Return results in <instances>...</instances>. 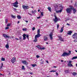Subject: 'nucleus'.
<instances>
[{"instance_id":"obj_1","label":"nucleus","mask_w":77,"mask_h":77,"mask_svg":"<svg viewBox=\"0 0 77 77\" xmlns=\"http://www.w3.org/2000/svg\"><path fill=\"white\" fill-rule=\"evenodd\" d=\"M74 9V7L72 6L70 7V8H67L66 10L67 13H71L72 12V9Z\"/></svg>"},{"instance_id":"obj_2","label":"nucleus","mask_w":77,"mask_h":77,"mask_svg":"<svg viewBox=\"0 0 77 77\" xmlns=\"http://www.w3.org/2000/svg\"><path fill=\"white\" fill-rule=\"evenodd\" d=\"M54 17H55V19H53V21L54 22V23H56L58 21V20H60V19H58L57 17L56 16V15L55 14L54 15Z\"/></svg>"},{"instance_id":"obj_3","label":"nucleus","mask_w":77,"mask_h":77,"mask_svg":"<svg viewBox=\"0 0 77 77\" xmlns=\"http://www.w3.org/2000/svg\"><path fill=\"white\" fill-rule=\"evenodd\" d=\"M40 36H41V35H40V29H38L37 31V34L35 35V38H39Z\"/></svg>"},{"instance_id":"obj_4","label":"nucleus","mask_w":77,"mask_h":77,"mask_svg":"<svg viewBox=\"0 0 77 77\" xmlns=\"http://www.w3.org/2000/svg\"><path fill=\"white\" fill-rule=\"evenodd\" d=\"M70 54L68 52H64L63 53L62 55H61V56H69Z\"/></svg>"},{"instance_id":"obj_5","label":"nucleus","mask_w":77,"mask_h":77,"mask_svg":"<svg viewBox=\"0 0 77 77\" xmlns=\"http://www.w3.org/2000/svg\"><path fill=\"white\" fill-rule=\"evenodd\" d=\"M77 33H74V34L72 35V38H74V39H77Z\"/></svg>"},{"instance_id":"obj_6","label":"nucleus","mask_w":77,"mask_h":77,"mask_svg":"<svg viewBox=\"0 0 77 77\" xmlns=\"http://www.w3.org/2000/svg\"><path fill=\"white\" fill-rule=\"evenodd\" d=\"M11 62L13 63H14V62L16 61V58H15V57H13V58L11 59Z\"/></svg>"},{"instance_id":"obj_7","label":"nucleus","mask_w":77,"mask_h":77,"mask_svg":"<svg viewBox=\"0 0 77 77\" xmlns=\"http://www.w3.org/2000/svg\"><path fill=\"white\" fill-rule=\"evenodd\" d=\"M22 8L24 9H28L29 8V6L26 5H23Z\"/></svg>"},{"instance_id":"obj_8","label":"nucleus","mask_w":77,"mask_h":77,"mask_svg":"<svg viewBox=\"0 0 77 77\" xmlns=\"http://www.w3.org/2000/svg\"><path fill=\"white\" fill-rule=\"evenodd\" d=\"M36 47L37 48H38L39 49H40V50H45V47H43L42 48H41V46L38 45L36 46Z\"/></svg>"},{"instance_id":"obj_9","label":"nucleus","mask_w":77,"mask_h":77,"mask_svg":"<svg viewBox=\"0 0 77 77\" xmlns=\"http://www.w3.org/2000/svg\"><path fill=\"white\" fill-rule=\"evenodd\" d=\"M21 62L22 63H23L24 64V65H27L28 64V63L27 62H26V60H22Z\"/></svg>"},{"instance_id":"obj_10","label":"nucleus","mask_w":77,"mask_h":77,"mask_svg":"<svg viewBox=\"0 0 77 77\" xmlns=\"http://www.w3.org/2000/svg\"><path fill=\"white\" fill-rule=\"evenodd\" d=\"M58 37L59 38V40H60V41H64L63 38H62V37L61 36H58Z\"/></svg>"},{"instance_id":"obj_11","label":"nucleus","mask_w":77,"mask_h":77,"mask_svg":"<svg viewBox=\"0 0 77 77\" xmlns=\"http://www.w3.org/2000/svg\"><path fill=\"white\" fill-rule=\"evenodd\" d=\"M72 10H73V14H75L76 12H77V10H76V9L73 8V9H72Z\"/></svg>"},{"instance_id":"obj_12","label":"nucleus","mask_w":77,"mask_h":77,"mask_svg":"<svg viewBox=\"0 0 77 77\" xmlns=\"http://www.w3.org/2000/svg\"><path fill=\"white\" fill-rule=\"evenodd\" d=\"M26 34H24L23 35V40H25V39H26Z\"/></svg>"},{"instance_id":"obj_13","label":"nucleus","mask_w":77,"mask_h":77,"mask_svg":"<svg viewBox=\"0 0 77 77\" xmlns=\"http://www.w3.org/2000/svg\"><path fill=\"white\" fill-rule=\"evenodd\" d=\"M51 39H53V33L51 32L49 35Z\"/></svg>"},{"instance_id":"obj_14","label":"nucleus","mask_w":77,"mask_h":77,"mask_svg":"<svg viewBox=\"0 0 77 77\" xmlns=\"http://www.w3.org/2000/svg\"><path fill=\"white\" fill-rule=\"evenodd\" d=\"M43 38L44 40L45 41H47V40H48V38H47V37L46 36H44Z\"/></svg>"},{"instance_id":"obj_15","label":"nucleus","mask_w":77,"mask_h":77,"mask_svg":"<svg viewBox=\"0 0 77 77\" xmlns=\"http://www.w3.org/2000/svg\"><path fill=\"white\" fill-rule=\"evenodd\" d=\"M63 27L61 28V29L60 31V33H62V32H63Z\"/></svg>"},{"instance_id":"obj_16","label":"nucleus","mask_w":77,"mask_h":77,"mask_svg":"<svg viewBox=\"0 0 77 77\" xmlns=\"http://www.w3.org/2000/svg\"><path fill=\"white\" fill-rule=\"evenodd\" d=\"M13 5H18V1H16V2L15 3H14L13 4Z\"/></svg>"},{"instance_id":"obj_17","label":"nucleus","mask_w":77,"mask_h":77,"mask_svg":"<svg viewBox=\"0 0 77 77\" xmlns=\"http://www.w3.org/2000/svg\"><path fill=\"white\" fill-rule=\"evenodd\" d=\"M72 74L73 75H74V76H75V75H77V73L76 72H73L72 73Z\"/></svg>"},{"instance_id":"obj_18","label":"nucleus","mask_w":77,"mask_h":77,"mask_svg":"<svg viewBox=\"0 0 77 77\" xmlns=\"http://www.w3.org/2000/svg\"><path fill=\"white\" fill-rule=\"evenodd\" d=\"M72 32L71 31H69L68 32L67 35H71L72 33Z\"/></svg>"},{"instance_id":"obj_19","label":"nucleus","mask_w":77,"mask_h":77,"mask_svg":"<svg viewBox=\"0 0 77 77\" xmlns=\"http://www.w3.org/2000/svg\"><path fill=\"white\" fill-rule=\"evenodd\" d=\"M48 10L50 11V12H51V7H48Z\"/></svg>"},{"instance_id":"obj_20","label":"nucleus","mask_w":77,"mask_h":77,"mask_svg":"<svg viewBox=\"0 0 77 77\" xmlns=\"http://www.w3.org/2000/svg\"><path fill=\"white\" fill-rule=\"evenodd\" d=\"M9 44H8L7 45H5V47L6 48H9Z\"/></svg>"},{"instance_id":"obj_21","label":"nucleus","mask_w":77,"mask_h":77,"mask_svg":"<svg viewBox=\"0 0 77 77\" xmlns=\"http://www.w3.org/2000/svg\"><path fill=\"white\" fill-rule=\"evenodd\" d=\"M77 59V56L74 57H72V60H74V59Z\"/></svg>"},{"instance_id":"obj_22","label":"nucleus","mask_w":77,"mask_h":77,"mask_svg":"<svg viewBox=\"0 0 77 77\" xmlns=\"http://www.w3.org/2000/svg\"><path fill=\"white\" fill-rule=\"evenodd\" d=\"M68 66H73L72 65V64L71 63L70 64H68Z\"/></svg>"},{"instance_id":"obj_23","label":"nucleus","mask_w":77,"mask_h":77,"mask_svg":"<svg viewBox=\"0 0 77 77\" xmlns=\"http://www.w3.org/2000/svg\"><path fill=\"white\" fill-rule=\"evenodd\" d=\"M34 42H37L38 41V39L36 38H35V39L33 40Z\"/></svg>"},{"instance_id":"obj_24","label":"nucleus","mask_w":77,"mask_h":77,"mask_svg":"<svg viewBox=\"0 0 77 77\" xmlns=\"http://www.w3.org/2000/svg\"><path fill=\"white\" fill-rule=\"evenodd\" d=\"M17 18L18 19H20L21 18V17L20 15H18L17 16Z\"/></svg>"},{"instance_id":"obj_25","label":"nucleus","mask_w":77,"mask_h":77,"mask_svg":"<svg viewBox=\"0 0 77 77\" xmlns=\"http://www.w3.org/2000/svg\"><path fill=\"white\" fill-rule=\"evenodd\" d=\"M13 6L14 7H15V8H18V5H13Z\"/></svg>"},{"instance_id":"obj_26","label":"nucleus","mask_w":77,"mask_h":77,"mask_svg":"<svg viewBox=\"0 0 77 77\" xmlns=\"http://www.w3.org/2000/svg\"><path fill=\"white\" fill-rule=\"evenodd\" d=\"M64 72H65V73H68V72H69V71L68 70H66L64 71Z\"/></svg>"},{"instance_id":"obj_27","label":"nucleus","mask_w":77,"mask_h":77,"mask_svg":"<svg viewBox=\"0 0 77 77\" xmlns=\"http://www.w3.org/2000/svg\"><path fill=\"white\" fill-rule=\"evenodd\" d=\"M1 60L2 61H5V58L2 57Z\"/></svg>"},{"instance_id":"obj_28","label":"nucleus","mask_w":77,"mask_h":77,"mask_svg":"<svg viewBox=\"0 0 77 77\" xmlns=\"http://www.w3.org/2000/svg\"><path fill=\"white\" fill-rule=\"evenodd\" d=\"M22 69H23V70H25V69L24 68V66H22Z\"/></svg>"},{"instance_id":"obj_29","label":"nucleus","mask_w":77,"mask_h":77,"mask_svg":"<svg viewBox=\"0 0 77 77\" xmlns=\"http://www.w3.org/2000/svg\"><path fill=\"white\" fill-rule=\"evenodd\" d=\"M2 65L0 66V69H2V68L3 66V63H2Z\"/></svg>"},{"instance_id":"obj_30","label":"nucleus","mask_w":77,"mask_h":77,"mask_svg":"<svg viewBox=\"0 0 77 77\" xmlns=\"http://www.w3.org/2000/svg\"><path fill=\"white\" fill-rule=\"evenodd\" d=\"M11 25V23H8L7 25V27H9V26H10Z\"/></svg>"},{"instance_id":"obj_31","label":"nucleus","mask_w":77,"mask_h":77,"mask_svg":"<svg viewBox=\"0 0 77 77\" xmlns=\"http://www.w3.org/2000/svg\"><path fill=\"white\" fill-rule=\"evenodd\" d=\"M8 19H5V24H7L8 23Z\"/></svg>"},{"instance_id":"obj_32","label":"nucleus","mask_w":77,"mask_h":77,"mask_svg":"<svg viewBox=\"0 0 77 77\" xmlns=\"http://www.w3.org/2000/svg\"><path fill=\"white\" fill-rule=\"evenodd\" d=\"M32 66L33 67H35V66H36V64H33L32 65Z\"/></svg>"},{"instance_id":"obj_33","label":"nucleus","mask_w":77,"mask_h":77,"mask_svg":"<svg viewBox=\"0 0 77 77\" xmlns=\"http://www.w3.org/2000/svg\"><path fill=\"white\" fill-rule=\"evenodd\" d=\"M11 17H12V18H15V16L12 14H11Z\"/></svg>"},{"instance_id":"obj_34","label":"nucleus","mask_w":77,"mask_h":77,"mask_svg":"<svg viewBox=\"0 0 77 77\" xmlns=\"http://www.w3.org/2000/svg\"><path fill=\"white\" fill-rule=\"evenodd\" d=\"M26 30H27V29H26V28H25L23 29V31H26Z\"/></svg>"},{"instance_id":"obj_35","label":"nucleus","mask_w":77,"mask_h":77,"mask_svg":"<svg viewBox=\"0 0 77 77\" xmlns=\"http://www.w3.org/2000/svg\"><path fill=\"white\" fill-rule=\"evenodd\" d=\"M4 38H6V36H7V35L6 34H3V35Z\"/></svg>"},{"instance_id":"obj_36","label":"nucleus","mask_w":77,"mask_h":77,"mask_svg":"<svg viewBox=\"0 0 77 77\" xmlns=\"http://www.w3.org/2000/svg\"><path fill=\"white\" fill-rule=\"evenodd\" d=\"M9 29V27H5V30H8V29Z\"/></svg>"},{"instance_id":"obj_37","label":"nucleus","mask_w":77,"mask_h":77,"mask_svg":"<svg viewBox=\"0 0 77 77\" xmlns=\"http://www.w3.org/2000/svg\"><path fill=\"white\" fill-rule=\"evenodd\" d=\"M14 11H17V9L15 8H13Z\"/></svg>"},{"instance_id":"obj_38","label":"nucleus","mask_w":77,"mask_h":77,"mask_svg":"<svg viewBox=\"0 0 77 77\" xmlns=\"http://www.w3.org/2000/svg\"><path fill=\"white\" fill-rule=\"evenodd\" d=\"M26 36L27 38L28 39H29V35H26Z\"/></svg>"},{"instance_id":"obj_39","label":"nucleus","mask_w":77,"mask_h":77,"mask_svg":"<svg viewBox=\"0 0 77 77\" xmlns=\"http://www.w3.org/2000/svg\"><path fill=\"white\" fill-rule=\"evenodd\" d=\"M41 15L42 16H44V13L42 12L41 13Z\"/></svg>"},{"instance_id":"obj_40","label":"nucleus","mask_w":77,"mask_h":77,"mask_svg":"<svg viewBox=\"0 0 77 77\" xmlns=\"http://www.w3.org/2000/svg\"><path fill=\"white\" fill-rule=\"evenodd\" d=\"M58 11H59V13L61 12H62V9H61L60 10H59Z\"/></svg>"},{"instance_id":"obj_41","label":"nucleus","mask_w":77,"mask_h":77,"mask_svg":"<svg viewBox=\"0 0 77 77\" xmlns=\"http://www.w3.org/2000/svg\"><path fill=\"white\" fill-rule=\"evenodd\" d=\"M44 61H43L42 62H40V64H41L42 65V64H44Z\"/></svg>"},{"instance_id":"obj_42","label":"nucleus","mask_w":77,"mask_h":77,"mask_svg":"<svg viewBox=\"0 0 77 77\" xmlns=\"http://www.w3.org/2000/svg\"><path fill=\"white\" fill-rule=\"evenodd\" d=\"M36 57L37 58H39V57H40L39 55H36Z\"/></svg>"},{"instance_id":"obj_43","label":"nucleus","mask_w":77,"mask_h":77,"mask_svg":"<svg viewBox=\"0 0 77 77\" xmlns=\"http://www.w3.org/2000/svg\"><path fill=\"white\" fill-rule=\"evenodd\" d=\"M32 30H35V27H33L32 28Z\"/></svg>"},{"instance_id":"obj_44","label":"nucleus","mask_w":77,"mask_h":77,"mask_svg":"<svg viewBox=\"0 0 77 77\" xmlns=\"http://www.w3.org/2000/svg\"><path fill=\"white\" fill-rule=\"evenodd\" d=\"M56 13H57V14H58V13H59V11H56Z\"/></svg>"},{"instance_id":"obj_45","label":"nucleus","mask_w":77,"mask_h":77,"mask_svg":"<svg viewBox=\"0 0 77 77\" xmlns=\"http://www.w3.org/2000/svg\"><path fill=\"white\" fill-rule=\"evenodd\" d=\"M59 24H57V28L59 29Z\"/></svg>"},{"instance_id":"obj_46","label":"nucleus","mask_w":77,"mask_h":77,"mask_svg":"<svg viewBox=\"0 0 77 77\" xmlns=\"http://www.w3.org/2000/svg\"><path fill=\"white\" fill-rule=\"evenodd\" d=\"M71 62H72V61L70 60L69 62V64L71 63Z\"/></svg>"},{"instance_id":"obj_47","label":"nucleus","mask_w":77,"mask_h":77,"mask_svg":"<svg viewBox=\"0 0 77 77\" xmlns=\"http://www.w3.org/2000/svg\"><path fill=\"white\" fill-rule=\"evenodd\" d=\"M6 38H9V36L8 35H7Z\"/></svg>"},{"instance_id":"obj_48","label":"nucleus","mask_w":77,"mask_h":77,"mask_svg":"<svg viewBox=\"0 0 77 77\" xmlns=\"http://www.w3.org/2000/svg\"><path fill=\"white\" fill-rule=\"evenodd\" d=\"M22 38V36H20V37H19V39H21Z\"/></svg>"},{"instance_id":"obj_49","label":"nucleus","mask_w":77,"mask_h":77,"mask_svg":"<svg viewBox=\"0 0 77 77\" xmlns=\"http://www.w3.org/2000/svg\"><path fill=\"white\" fill-rule=\"evenodd\" d=\"M71 51H69V53L70 54H71Z\"/></svg>"},{"instance_id":"obj_50","label":"nucleus","mask_w":77,"mask_h":77,"mask_svg":"<svg viewBox=\"0 0 77 77\" xmlns=\"http://www.w3.org/2000/svg\"><path fill=\"white\" fill-rule=\"evenodd\" d=\"M37 18L38 19H39V18H41V16H39V17H37Z\"/></svg>"},{"instance_id":"obj_51","label":"nucleus","mask_w":77,"mask_h":77,"mask_svg":"<svg viewBox=\"0 0 77 77\" xmlns=\"http://www.w3.org/2000/svg\"><path fill=\"white\" fill-rule=\"evenodd\" d=\"M66 25H67V26H71V25H70L68 23H67Z\"/></svg>"},{"instance_id":"obj_52","label":"nucleus","mask_w":77,"mask_h":77,"mask_svg":"<svg viewBox=\"0 0 77 77\" xmlns=\"http://www.w3.org/2000/svg\"><path fill=\"white\" fill-rule=\"evenodd\" d=\"M34 13H36V12H37V11H36V10H34Z\"/></svg>"},{"instance_id":"obj_53","label":"nucleus","mask_w":77,"mask_h":77,"mask_svg":"<svg viewBox=\"0 0 77 77\" xmlns=\"http://www.w3.org/2000/svg\"><path fill=\"white\" fill-rule=\"evenodd\" d=\"M32 14H33L34 13V11L33 10L32 11Z\"/></svg>"},{"instance_id":"obj_54","label":"nucleus","mask_w":77,"mask_h":77,"mask_svg":"<svg viewBox=\"0 0 77 77\" xmlns=\"http://www.w3.org/2000/svg\"><path fill=\"white\" fill-rule=\"evenodd\" d=\"M15 39H16L17 40H20V39H19L18 38H15Z\"/></svg>"},{"instance_id":"obj_55","label":"nucleus","mask_w":77,"mask_h":77,"mask_svg":"<svg viewBox=\"0 0 77 77\" xmlns=\"http://www.w3.org/2000/svg\"><path fill=\"white\" fill-rule=\"evenodd\" d=\"M46 62H47V63H48V61L46 60Z\"/></svg>"},{"instance_id":"obj_56","label":"nucleus","mask_w":77,"mask_h":77,"mask_svg":"<svg viewBox=\"0 0 77 77\" xmlns=\"http://www.w3.org/2000/svg\"><path fill=\"white\" fill-rule=\"evenodd\" d=\"M56 75H58V73H57V72H56Z\"/></svg>"},{"instance_id":"obj_57","label":"nucleus","mask_w":77,"mask_h":77,"mask_svg":"<svg viewBox=\"0 0 77 77\" xmlns=\"http://www.w3.org/2000/svg\"><path fill=\"white\" fill-rule=\"evenodd\" d=\"M77 42V41L76 40H74V42Z\"/></svg>"},{"instance_id":"obj_58","label":"nucleus","mask_w":77,"mask_h":77,"mask_svg":"<svg viewBox=\"0 0 77 77\" xmlns=\"http://www.w3.org/2000/svg\"><path fill=\"white\" fill-rule=\"evenodd\" d=\"M53 72V70H51V71H50V72Z\"/></svg>"},{"instance_id":"obj_59","label":"nucleus","mask_w":77,"mask_h":77,"mask_svg":"<svg viewBox=\"0 0 77 77\" xmlns=\"http://www.w3.org/2000/svg\"><path fill=\"white\" fill-rule=\"evenodd\" d=\"M61 62H63V60H61Z\"/></svg>"},{"instance_id":"obj_60","label":"nucleus","mask_w":77,"mask_h":77,"mask_svg":"<svg viewBox=\"0 0 77 77\" xmlns=\"http://www.w3.org/2000/svg\"><path fill=\"white\" fill-rule=\"evenodd\" d=\"M3 75V74H1V73H0V75Z\"/></svg>"},{"instance_id":"obj_61","label":"nucleus","mask_w":77,"mask_h":77,"mask_svg":"<svg viewBox=\"0 0 77 77\" xmlns=\"http://www.w3.org/2000/svg\"><path fill=\"white\" fill-rule=\"evenodd\" d=\"M53 68H57V66H54L53 67Z\"/></svg>"},{"instance_id":"obj_62","label":"nucleus","mask_w":77,"mask_h":77,"mask_svg":"<svg viewBox=\"0 0 77 77\" xmlns=\"http://www.w3.org/2000/svg\"><path fill=\"white\" fill-rule=\"evenodd\" d=\"M25 21H26V23H28V21H27V20H26Z\"/></svg>"},{"instance_id":"obj_63","label":"nucleus","mask_w":77,"mask_h":77,"mask_svg":"<svg viewBox=\"0 0 77 77\" xmlns=\"http://www.w3.org/2000/svg\"><path fill=\"white\" fill-rule=\"evenodd\" d=\"M29 74H33V73H32V72H30Z\"/></svg>"},{"instance_id":"obj_64","label":"nucleus","mask_w":77,"mask_h":77,"mask_svg":"<svg viewBox=\"0 0 77 77\" xmlns=\"http://www.w3.org/2000/svg\"><path fill=\"white\" fill-rule=\"evenodd\" d=\"M53 72H56V70H53Z\"/></svg>"}]
</instances>
